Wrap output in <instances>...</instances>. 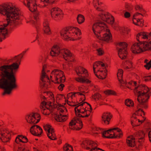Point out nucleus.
Returning a JSON list of instances; mask_svg holds the SVG:
<instances>
[{"label": "nucleus", "mask_w": 151, "mask_h": 151, "mask_svg": "<svg viewBox=\"0 0 151 151\" xmlns=\"http://www.w3.org/2000/svg\"><path fill=\"white\" fill-rule=\"evenodd\" d=\"M52 48H54V50L55 49V52L59 54V50H60V48L58 45H54L52 47Z\"/></svg>", "instance_id": "nucleus-46"}, {"label": "nucleus", "mask_w": 151, "mask_h": 151, "mask_svg": "<svg viewBox=\"0 0 151 151\" xmlns=\"http://www.w3.org/2000/svg\"><path fill=\"white\" fill-rule=\"evenodd\" d=\"M109 18L107 19V20L106 21L107 23L109 24H113L114 21V17L111 15H108Z\"/></svg>", "instance_id": "nucleus-27"}, {"label": "nucleus", "mask_w": 151, "mask_h": 151, "mask_svg": "<svg viewBox=\"0 0 151 151\" xmlns=\"http://www.w3.org/2000/svg\"><path fill=\"white\" fill-rule=\"evenodd\" d=\"M135 20H136V18L133 19V22L135 25L137 26H142L143 25L144 21L142 19H140V21L138 24L135 22Z\"/></svg>", "instance_id": "nucleus-33"}, {"label": "nucleus", "mask_w": 151, "mask_h": 151, "mask_svg": "<svg viewBox=\"0 0 151 151\" xmlns=\"http://www.w3.org/2000/svg\"><path fill=\"white\" fill-rule=\"evenodd\" d=\"M52 127L51 125L50 124H47L45 126H43V128L45 131H47L49 128H51Z\"/></svg>", "instance_id": "nucleus-57"}, {"label": "nucleus", "mask_w": 151, "mask_h": 151, "mask_svg": "<svg viewBox=\"0 0 151 151\" xmlns=\"http://www.w3.org/2000/svg\"><path fill=\"white\" fill-rule=\"evenodd\" d=\"M47 22H45L44 23V27L43 30L44 33L47 35H50L51 34V32L50 29L49 25H48Z\"/></svg>", "instance_id": "nucleus-15"}, {"label": "nucleus", "mask_w": 151, "mask_h": 151, "mask_svg": "<svg viewBox=\"0 0 151 151\" xmlns=\"http://www.w3.org/2000/svg\"><path fill=\"white\" fill-rule=\"evenodd\" d=\"M107 132V131L106 130L104 131L102 133L103 137L106 138H112L114 137H111L110 135H109L108 136H105V135L106 134Z\"/></svg>", "instance_id": "nucleus-39"}, {"label": "nucleus", "mask_w": 151, "mask_h": 151, "mask_svg": "<svg viewBox=\"0 0 151 151\" xmlns=\"http://www.w3.org/2000/svg\"><path fill=\"white\" fill-rule=\"evenodd\" d=\"M54 49V48H51L50 52V55L52 57L58 56L59 54L55 52V49Z\"/></svg>", "instance_id": "nucleus-36"}, {"label": "nucleus", "mask_w": 151, "mask_h": 151, "mask_svg": "<svg viewBox=\"0 0 151 151\" xmlns=\"http://www.w3.org/2000/svg\"><path fill=\"white\" fill-rule=\"evenodd\" d=\"M59 54H61L63 55V57L64 58L68 53H70V51L67 49H63L59 50Z\"/></svg>", "instance_id": "nucleus-20"}, {"label": "nucleus", "mask_w": 151, "mask_h": 151, "mask_svg": "<svg viewBox=\"0 0 151 151\" xmlns=\"http://www.w3.org/2000/svg\"><path fill=\"white\" fill-rule=\"evenodd\" d=\"M108 14L106 13V14H101L100 15V16L101 18V19L104 22H106L107 20V19L109 18Z\"/></svg>", "instance_id": "nucleus-31"}, {"label": "nucleus", "mask_w": 151, "mask_h": 151, "mask_svg": "<svg viewBox=\"0 0 151 151\" xmlns=\"http://www.w3.org/2000/svg\"><path fill=\"white\" fill-rule=\"evenodd\" d=\"M84 82H83V83H86L87 84H89L91 82V81L87 78H84Z\"/></svg>", "instance_id": "nucleus-64"}, {"label": "nucleus", "mask_w": 151, "mask_h": 151, "mask_svg": "<svg viewBox=\"0 0 151 151\" xmlns=\"http://www.w3.org/2000/svg\"><path fill=\"white\" fill-rule=\"evenodd\" d=\"M17 151H29V150L23 147H19Z\"/></svg>", "instance_id": "nucleus-56"}, {"label": "nucleus", "mask_w": 151, "mask_h": 151, "mask_svg": "<svg viewBox=\"0 0 151 151\" xmlns=\"http://www.w3.org/2000/svg\"><path fill=\"white\" fill-rule=\"evenodd\" d=\"M75 71L77 75L80 76L82 77V76L80 75V74L81 73V72H83V73L85 74L86 77H88V76L87 70L81 66H79L76 67L75 68Z\"/></svg>", "instance_id": "nucleus-10"}, {"label": "nucleus", "mask_w": 151, "mask_h": 151, "mask_svg": "<svg viewBox=\"0 0 151 151\" xmlns=\"http://www.w3.org/2000/svg\"><path fill=\"white\" fill-rule=\"evenodd\" d=\"M76 118L77 119H76V122L77 123H79L80 124V127H78L77 128L73 127V128H71L70 127V128L73 130H79L83 128V125L82 122L80 118H78L77 117H76Z\"/></svg>", "instance_id": "nucleus-14"}, {"label": "nucleus", "mask_w": 151, "mask_h": 151, "mask_svg": "<svg viewBox=\"0 0 151 151\" xmlns=\"http://www.w3.org/2000/svg\"><path fill=\"white\" fill-rule=\"evenodd\" d=\"M96 50L98 52V55L99 56L102 55L104 54V51L101 48L96 49Z\"/></svg>", "instance_id": "nucleus-41"}, {"label": "nucleus", "mask_w": 151, "mask_h": 151, "mask_svg": "<svg viewBox=\"0 0 151 151\" xmlns=\"http://www.w3.org/2000/svg\"><path fill=\"white\" fill-rule=\"evenodd\" d=\"M139 42L138 43H136L134 44V45L135 46H140L141 45H142V46H141V47L145 45V43H146V41H142L141 42L139 41V42Z\"/></svg>", "instance_id": "nucleus-42"}, {"label": "nucleus", "mask_w": 151, "mask_h": 151, "mask_svg": "<svg viewBox=\"0 0 151 151\" xmlns=\"http://www.w3.org/2000/svg\"><path fill=\"white\" fill-rule=\"evenodd\" d=\"M150 44L149 42L148 43L147 42H146V43H145V45L143 46V48L145 49L146 48L145 47H147L148 48V49H147V50H150L151 49V47H149Z\"/></svg>", "instance_id": "nucleus-54"}, {"label": "nucleus", "mask_w": 151, "mask_h": 151, "mask_svg": "<svg viewBox=\"0 0 151 151\" xmlns=\"http://www.w3.org/2000/svg\"><path fill=\"white\" fill-rule=\"evenodd\" d=\"M125 8L128 11H131L133 9V6H130L128 4H126L125 6Z\"/></svg>", "instance_id": "nucleus-52"}, {"label": "nucleus", "mask_w": 151, "mask_h": 151, "mask_svg": "<svg viewBox=\"0 0 151 151\" xmlns=\"http://www.w3.org/2000/svg\"><path fill=\"white\" fill-rule=\"evenodd\" d=\"M65 86L64 84L61 83L58 87V89L59 90L62 91L63 90V88Z\"/></svg>", "instance_id": "nucleus-55"}, {"label": "nucleus", "mask_w": 151, "mask_h": 151, "mask_svg": "<svg viewBox=\"0 0 151 151\" xmlns=\"http://www.w3.org/2000/svg\"><path fill=\"white\" fill-rule=\"evenodd\" d=\"M100 25H105L106 28L108 27L106 24L104 22H102L101 21H99L97 22L94 24V25L96 26V27L97 28L98 27H99L101 28L102 30L104 29V26H100Z\"/></svg>", "instance_id": "nucleus-18"}, {"label": "nucleus", "mask_w": 151, "mask_h": 151, "mask_svg": "<svg viewBox=\"0 0 151 151\" xmlns=\"http://www.w3.org/2000/svg\"><path fill=\"white\" fill-rule=\"evenodd\" d=\"M98 33L99 35L97 36V37L100 40L108 42L112 38L111 35L107 33L104 34L103 35V36L102 37L100 36V34L101 32L100 31Z\"/></svg>", "instance_id": "nucleus-9"}, {"label": "nucleus", "mask_w": 151, "mask_h": 151, "mask_svg": "<svg viewBox=\"0 0 151 151\" xmlns=\"http://www.w3.org/2000/svg\"><path fill=\"white\" fill-rule=\"evenodd\" d=\"M76 119H77L76 118V117H74L73 119L69 123V126H72L73 125H74L76 124Z\"/></svg>", "instance_id": "nucleus-37"}, {"label": "nucleus", "mask_w": 151, "mask_h": 151, "mask_svg": "<svg viewBox=\"0 0 151 151\" xmlns=\"http://www.w3.org/2000/svg\"><path fill=\"white\" fill-rule=\"evenodd\" d=\"M137 120L138 119H131V124L133 127L137 126L140 125L138 124L137 123Z\"/></svg>", "instance_id": "nucleus-34"}, {"label": "nucleus", "mask_w": 151, "mask_h": 151, "mask_svg": "<svg viewBox=\"0 0 151 151\" xmlns=\"http://www.w3.org/2000/svg\"><path fill=\"white\" fill-rule=\"evenodd\" d=\"M77 19L78 23L79 24H81L84 22L85 19L84 16L83 15L81 14H79L78 15Z\"/></svg>", "instance_id": "nucleus-22"}, {"label": "nucleus", "mask_w": 151, "mask_h": 151, "mask_svg": "<svg viewBox=\"0 0 151 151\" xmlns=\"http://www.w3.org/2000/svg\"><path fill=\"white\" fill-rule=\"evenodd\" d=\"M63 148L64 151H73L72 146L68 143H66Z\"/></svg>", "instance_id": "nucleus-21"}, {"label": "nucleus", "mask_w": 151, "mask_h": 151, "mask_svg": "<svg viewBox=\"0 0 151 151\" xmlns=\"http://www.w3.org/2000/svg\"><path fill=\"white\" fill-rule=\"evenodd\" d=\"M72 27H68L62 29L60 32L62 38L65 40H71V37L73 34V30L72 29Z\"/></svg>", "instance_id": "nucleus-3"}, {"label": "nucleus", "mask_w": 151, "mask_h": 151, "mask_svg": "<svg viewBox=\"0 0 151 151\" xmlns=\"http://www.w3.org/2000/svg\"><path fill=\"white\" fill-rule=\"evenodd\" d=\"M60 71L61 70L58 69H55L51 72V74H54V75L55 76L56 75V74L59 73H60Z\"/></svg>", "instance_id": "nucleus-53"}, {"label": "nucleus", "mask_w": 151, "mask_h": 151, "mask_svg": "<svg viewBox=\"0 0 151 151\" xmlns=\"http://www.w3.org/2000/svg\"><path fill=\"white\" fill-rule=\"evenodd\" d=\"M32 115V114H30L29 115H28L26 116L25 119L27 122L31 124V121H30V118H31V116Z\"/></svg>", "instance_id": "nucleus-47"}, {"label": "nucleus", "mask_w": 151, "mask_h": 151, "mask_svg": "<svg viewBox=\"0 0 151 151\" xmlns=\"http://www.w3.org/2000/svg\"><path fill=\"white\" fill-rule=\"evenodd\" d=\"M112 117V115L110 112L104 113L101 117L102 120L105 124H109V122Z\"/></svg>", "instance_id": "nucleus-6"}, {"label": "nucleus", "mask_w": 151, "mask_h": 151, "mask_svg": "<svg viewBox=\"0 0 151 151\" xmlns=\"http://www.w3.org/2000/svg\"><path fill=\"white\" fill-rule=\"evenodd\" d=\"M143 86L144 88H143L144 91V90H146V92H145V93H147L149 91V88L145 85H143Z\"/></svg>", "instance_id": "nucleus-59"}, {"label": "nucleus", "mask_w": 151, "mask_h": 151, "mask_svg": "<svg viewBox=\"0 0 151 151\" xmlns=\"http://www.w3.org/2000/svg\"><path fill=\"white\" fill-rule=\"evenodd\" d=\"M64 73L62 71H60V73L58 74H56V75L55 76V81H58L59 78H60L61 77L64 76Z\"/></svg>", "instance_id": "nucleus-28"}, {"label": "nucleus", "mask_w": 151, "mask_h": 151, "mask_svg": "<svg viewBox=\"0 0 151 151\" xmlns=\"http://www.w3.org/2000/svg\"><path fill=\"white\" fill-rule=\"evenodd\" d=\"M101 95L99 93H95L92 96V98L96 100V99H99L101 98Z\"/></svg>", "instance_id": "nucleus-38"}, {"label": "nucleus", "mask_w": 151, "mask_h": 151, "mask_svg": "<svg viewBox=\"0 0 151 151\" xmlns=\"http://www.w3.org/2000/svg\"><path fill=\"white\" fill-rule=\"evenodd\" d=\"M117 77L119 81H120L121 79H122V78L123 77V75L121 74L120 73H117Z\"/></svg>", "instance_id": "nucleus-60"}, {"label": "nucleus", "mask_w": 151, "mask_h": 151, "mask_svg": "<svg viewBox=\"0 0 151 151\" xmlns=\"http://www.w3.org/2000/svg\"><path fill=\"white\" fill-rule=\"evenodd\" d=\"M11 12H13L14 15L13 17L11 16H10V17L8 18L11 17L12 19H14L11 20V23H13V26L16 27L17 26L19 25V22L16 21L17 20H19L20 18L19 16V12H18V9H14V11L11 10Z\"/></svg>", "instance_id": "nucleus-5"}, {"label": "nucleus", "mask_w": 151, "mask_h": 151, "mask_svg": "<svg viewBox=\"0 0 151 151\" xmlns=\"http://www.w3.org/2000/svg\"><path fill=\"white\" fill-rule=\"evenodd\" d=\"M13 10V8L12 7L7 4H4L1 7L0 6V13L2 14L3 12H4L7 17L11 16L13 17L14 14L13 12H11V11Z\"/></svg>", "instance_id": "nucleus-4"}, {"label": "nucleus", "mask_w": 151, "mask_h": 151, "mask_svg": "<svg viewBox=\"0 0 151 151\" xmlns=\"http://www.w3.org/2000/svg\"><path fill=\"white\" fill-rule=\"evenodd\" d=\"M27 6L29 8V10L32 12H36L37 9V5L36 4H33L32 7H30V2L29 0H27Z\"/></svg>", "instance_id": "nucleus-16"}, {"label": "nucleus", "mask_w": 151, "mask_h": 151, "mask_svg": "<svg viewBox=\"0 0 151 151\" xmlns=\"http://www.w3.org/2000/svg\"><path fill=\"white\" fill-rule=\"evenodd\" d=\"M143 79L145 82L149 81H151V75L147 76H144L143 77Z\"/></svg>", "instance_id": "nucleus-45"}, {"label": "nucleus", "mask_w": 151, "mask_h": 151, "mask_svg": "<svg viewBox=\"0 0 151 151\" xmlns=\"http://www.w3.org/2000/svg\"><path fill=\"white\" fill-rule=\"evenodd\" d=\"M47 93H49L50 94V96H51L53 98V99L54 100V103H53V105H52V107H51L52 108L51 109L52 111H51V113L52 112V111L53 110H54L56 108H57V105L56 104H54V102H55V99H54V95L53 93L51 92H47Z\"/></svg>", "instance_id": "nucleus-25"}, {"label": "nucleus", "mask_w": 151, "mask_h": 151, "mask_svg": "<svg viewBox=\"0 0 151 151\" xmlns=\"http://www.w3.org/2000/svg\"><path fill=\"white\" fill-rule=\"evenodd\" d=\"M127 145L131 147H134L136 145L135 141H133L129 139H127Z\"/></svg>", "instance_id": "nucleus-26"}, {"label": "nucleus", "mask_w": 151, "mask_h": 151, "mask_svg": "<svg viewBox=\"0 0 151 151\" xmlns=\"http://www.w3.org/2000/svg\"><path fill=\"white\" fill-rule=\"evenodd\" d=\"M145 134L142 130H140L134 134V136L137 138V139L141 140V142H144Z\"/></svg>", "instance_id": "nucleus-8"}, {"label": "nucleus", "mask_w": 151, "mask_h": 151, "mask_svg": "<svg viewBox=\"0 0 151 151\" xmlns=\"http://www.w3.org/2000/svg\"><path fill=\"white\" fill-rule=\"evenodd\" d=\"M131 50L132 52L134 53L139 54L142 52H144L147 50H142L140 46L134 45V44L132 47Z\"/></svg>", "instance_id": "nucleus-11"}, {"label": "nucleus", "mask_w": 151, "mask_h": 151, "mask_svg": "<svg viewBox=\"0 0 151 151\" xmlns=\"http://www.w3.org/2000/svg\"><path fill=\"white\" fill-rule=\"evenodd\" d=\"M47 68V66L45 65H44L43 66L42 69V75L41 76H42V78L43 77H45V74H46V73L45 72V69Z\"/></svg>", "instance_id": "nucleus-44"}, {"label": "nucleus", "mask_w": 151, "mask_h": 151, "mask_svg": "<svg viewBox=\"0 0 151 151\" xmlns=\"http://www.w3.org/2000/svg\"><path fill=\"white\" fill-rule=\"evenodd\" d=\"M60 113H59V114H57L56 113H54V118L55 119L57 122H61V119L62 118V116H60Z\"/></svg>", "instance_id": "nucleus-32"}, {"label": "nucleus", "mask_w": 151, "mask_h": 151, "mask_svg": "<svg viewBox=\"0 0 151 151\" xmlns=\"http://www.w3.org/2000/svg\"><path fill=\"white\" fill-rule=\"evenodd\" d=\"M143 34L142 36V39H148V37H150V36H149L148 35V33L147 32H143Z\"/></svg>", "instance_id": "nucleus-50"}, {"label": "nucleus", "mask_w": 151, "mask_h": 151, "mask_svg": "<svg viewBox=\"0 0 151 151\" xmlns=\"http://www.w3.org/2000/svg\"><path fill=\"white\" fill-rule=\"evenodd\" d=\"M21 58L11 65L0 66V88L4 90L3 96L11 95L18 87L16 83V72L20 64Z\"/></svg>", "instance_id": "nucleus-1"}, {"label": "nucleus", "mask_w": 151, "mask_h": 151, "mask_svg": "<svg viewBox=\"0 0 151 151\" xmlns=\"http://www.w3.org/2000/svg\"><path fill=\"white\" fill-rule=\"evenodd\" d=\"M39 15L38 12H36L34 16V19L35 20H37L38 18V16Z\"/></svg>", "instance_id": "nucleus-63"}, {"label": "nucleus", "mask_w": 151, "mask_h": 151, "mask_svg": "<svg viewBox=\"0 0 151 151\" xmlns=\"http://www.w3.org/2000/svg\"><path fill=\"white\" fill-rule=\"evenodd\" d=\"M124 16L126 18H128L130 17V14L129 12H126L124 14Z\"/></svg>", "instance_id": "nucleus-62"}, {"label": "nucleus", "mask_w": 151, "mask_h": 151, "mask_svg": "<svg viewBox=\"0 0 151 151\" xmlns=\"http://www.w3.org/2000/svg\"><path fill=\"white\" fill-rule=\"evenodd\" d=\"M51 128H49L47 130V136L48 138L52 140H55L57 139V138L55 135L52 134L51 133Z\"/></svg>", "instance_id": "nucleus-19"}, {"label": "nucleus", "mask_w": 151, "mask_h": 151, "mask_svg": "<svg viewBox=\"0 0 151 151\" xmlns=\"http://www.w3.org/2000/svg\"><path fill=\"white\" fill-rule=\"evenodd\" d=\"M32 115L31 116L30 118V121H31V124H35L38 123L40 119L41 116L40 115L36 113L33 112Z\"/></svg>", "instance_id": "nucleus-7"}, {"label": "nucleus", "mask_w": 151, "mask_h": 151, "mask_svg": "<svg viewBox=\"0 0 151 151\" xmlns=\"http://www.w3.org/2000/svg\"><path fill=\"white\" fill-rule=\"evenodd\" d=\"M138 94L137 95V100L139 103L137 105V108L140 107L146 109L148 107L146 103L148 101L150 98L149 94L146 93L145 91L142 92L139 91L138 92Z\"/></svg>", "instance_id": "nucleus-2"}, {"label": "nucleus", "mask_w": 151, "mask_h": 151, "mask_svg": "<svg viewBox=\"0 0 151 151\" xmlns=\"http://www.w3.org/2000/svg\"><path fill=\"white\" fill-rule=\"evenodd\" d=\"M104 93L106 95H116V92L113 90H107L104 92Z\"/></svg>", "instance_id": "nucleus-24"}, {"label": "nucleus", "mask_w": 151, "mask_h": 151, "mask_svg": "<svg viewBox=\"0 0 151 151\" xmlns=\"http://www.w3.org/2000/svg\"><path fill=\"white\" fill-rule=\"evenodd\" d=\"M64 59L65 60L69 62H74L75 61L73 56L72 55L70 52Z\"/></svg>", "instance_id": "nucleus-17"}, {"label": "nucleus", "mask_w": 151, "mask_h": 151, "mask_svg": "<svg viewBox=\"0 0 151 151\" xmlns=\"http://www.w3.org/2000/svg\"><path fill=\"white\" fill-rule=\"evenodd\" d=\"M93 141L89 140H86L83 142L81 144L82 147H83V145H86L87 146V145H91L92 146H93L92 145Z\"/></svg>", "instance_id": "nucleus-29"}, {"label": "nucleus", "mask_w": 151, "mask_h": 151, "mask_svg": "<svg viewBox=\"0 0 151 151\" xmlns=\"http://www.w3.org/2000/svg\"><path fill=\"white\" fill-rule=\"evenodd\" d=\"M138 141L139 142V144L138 145L137 147H136V148L137 149L139 150L142 148V143H143V142H141V141L139 140Z\"/></svg>", "instance_id": "nucleus-61"}, {"label": "nucleus", "mask_w": 151, "mask_h": 151, "mask_svg": "<svg viewBox=\"0 0 151 151\" xmlns=\"http://www.w3.org/2000/svg\"><path fill=\"white\" fill-rule=\"evenodd\" d=\"M146 69L147 70H149L151 68V63L150 61L148 63H147L144 66Z\"/></svg>", "instance_id": "nucleus-49"}, {"label": "nucleus", "mask_w": 151, "mask_h": 151, "mask_svg": "<svg viewBox=\"0 0 151 151\" xmlns=\"http://www.w3.org/2000/svg\"><path fill=\"white\" fill-rule=\"evenodd\" d=\"M45 78V77H43V78H42V76H41L40 80L42 81V82H43V84H42V85H41V86H40V88H43L44 87H46L45 86L46 81H45L44 80V78Z\"/></svg>", "instance_id": "nucleus-48"}, {"label": "nucleus", "mask_w": 151, "mask_h": 151, "mask_svg": "<svg viewBox=\"0 0 151 151\" xmlns=\"http://www.w3.org/2000/svg\"><path fill=\"white\" fill-rule=\"evenodd\" d=\"M6 135L5 133H3L1 131H0V138L2 142H9L11 138L9 134H8V136L7 137H6Z\"/></svg>", "instance_id": "nucleus-13"}, {"label": "nucleus", "mask_w": 151, "mask_h": 151, "mask_svg": "<svg viewBox=\"0 0 151 151\" xmlns=\"http://www.w3.org/2000/svg\"><path fill=\"white\" fill-rule=\"evenodd\" d=\"M72 29L73 30V29L74 28L77 31L76 32H75V33L76 35H77L78 33V34L79 35H80L81 34V31L80 29H79L77 27H72Z\"/></svg>", "instance_id": "nucleus-51"}, {"label": "nucleus", "mask_w": 151, "mask_h": 151, "mask_svg": "<svg viewBox=\"0 0 151 151\" xmlns=\"http://www.w3.org/2000/svg\"><path fill=\"white\" fill-rule=\"evenodd\" d=\"M59 80L58 81H56V82L55 83H58L59 84L61 83H64L65 80V76H63V77H61L60 78H59Z\"/></svg>", "instance_id": "nucleus-35"}, {"label": "nucleus", "mask_w": 151, "mask_h": 151, "mask_svg": "<svg viewBox=\"0 0 151 151\" xmlns=\"http://www.w3.org/2000/svg\"><path fill=\"white\" fill-rule=\"evenodd\" d=\"M62 11L58 8H54L51 10V15L52 17H55L56 16L58 17L61 15V13H62Z\"/></svg>", "instance_id": "nucleus-12"}, {"label": "nucleus", "mask_w": 151, "mask_h": 151, "mask_svg": "<svg viewBox=\"0 0 151 151\" xmlns=\"http://www.w3.org/2000/svg\"><path fill=\"white\" fill-rule=\"evenodd\" d=\"M118 45L121 46H124L123 48H122V50L127 48L128 46V44L125 42H120L118 43Z\"/></svg>", "instance_id": "nucleus-43"}, {"label": "nucleus", "mask_w": 151, "mask_h": 151, "mask_svg": "<svg viewBox=\"0 0 151 151\" xmlns=\"http://www.w3.org/2000/svg\"><path fill=\"white\" fill-rule=\"evenodd\" d=\"M123 50H122V48H120L118 52V55L119 57L122 60L126 58L125 56L123 54V52H122Z\"/></svg>", "instance_id": "nucleus-30"}, {"label": "nucleus", "mask_w": 151, "mask_h": 151, "mask_svg": "<svg viewBox=\"0 0 151 151\" xmlns=\"http://www.w3.org/2000/svg\"><path fill=\"white\" fill-rule=\"evenodd\" d=\"M125 104L128 106L133 107L134 105V103L133 101L130 99H127L125 100Z\"/></svg>", "instance_id": "nucleus-23"}, {"label": "nucleus", "mask_w": 151, "mask_h": 151, "mask_svg": "<svg viewBox=\"0 0 151 151\" xmlns=\"http://www.w3.org/2000/svg\"><path fill=\"white\" fill-rule=\"evenodd\" d=\"M60 116H62V118L61 119V122H63L65 121L67 119L68 116L67 115H62L60 113Z\"/></svg>", "instance_id": "nucleus-40"}, {"label": "nucleus", "mask_w": 151, "mask_h": 151, "mask_svg": "<svg viewBox=\"0 0 151 151\" xmlns=\"http://www.w3.org/2000/svg\"><path fill=\"white\" fill-rule=\"evenodd\" d=\"M76 80L78 82L83 83L84 82V78H78L76 79Z\"/></svg>", "instance_id": "nucleus-58"}]
</instances>
